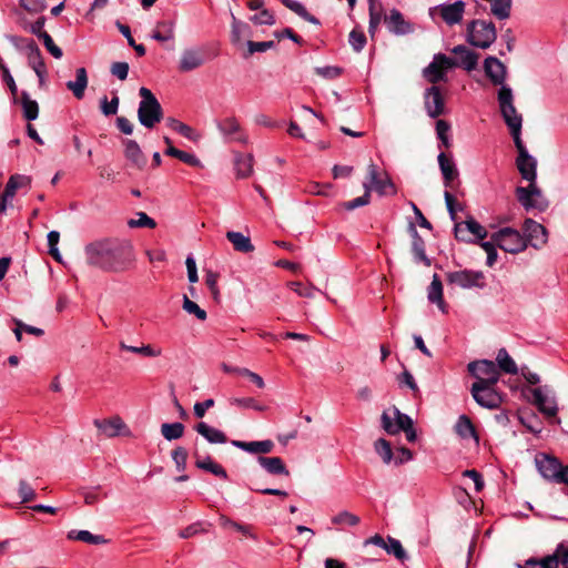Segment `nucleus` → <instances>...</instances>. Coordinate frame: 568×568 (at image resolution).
I'll list each match as a JSON object with an SVG mask.
<instances>
[{
    "label": "nucleus",
    "instance_id": "3c124183",
    "mask_svg": "<svg viewBox=\"0 0 568 568\" xmlns=\"http://www.w3.org/2000/svg\"><path fill=\"white\" fill-rule=\"evenodd\" d=\"M230 405L244 408L254 409L257 412H264L266 406L255 400L253 397H232L230 398Z\"/></svg>",
    "mask_w": 568,
    "mask_h": 568
},
{
    "label": "nucleus",
    "instance_id": "f03ea898",
    "mask_svg": "<svg viewBox=\"0 0 568 568\" xmlns=\"http://www.w3.org/2000/svg\"><path fill=\"white\" fill-rule=\"evenodd\" d=\"M497 100L500 114L508 126L514 141L521 140L523 116L514 104V93L510 87L503 85L498 90Z\"/></svg>",
    "mask_w": 568,
    "mask_h": 568
},
{
    "label": "nucleus",
    "instance_id": "603ef678",
    "mask_svg": "<svg viewBox=\"0 0 568 568\" xmlns=\"http://www.w3.org/2000/svg\"><path fill=\"white\" fill-rule=\"evenodd\" d=\"M363 186H364V190H365L364 194L362 196H358V197L353 199L351 201L344 202L342 204L343 209H345L347 211H352V210H355L357 207L365 206V205H367L369 203L372 186L368 183H364Z\"/></svg>",
    "mask_w": 568,
    "mask_h": 568
},
{
    "label": "nucleus",
    "instance_id": "0eeeda50",
    "mask_svg": "<svg viewBox=\"0 0 568 568\" xmlns=\"http://www.w3.org/2000/svg\"><path fill=\"white\" fill-rule=\"evenodd\" d=\"M491 240L507 253L518 254L527 248L524 235L513 227L500 229L491 235Z\"/></svg>",
    "mask_w": 568,
    "mask_h": 568
},
{
    "label": "nucleus",
    "instance_id": "ddd939ff",
    "mask_svg": "<svg viewBox=\"0 0 568 568\" xmlns=\"http://www.w3.org/2000/svg\"><path fill=\"white\" fill-rule=\"evenodd\" d=\"M447 281L462 288H484L486 286V277L481 271L463 270L449 272Z\"/></svg>",
    "mask_w": 568,
    "mask_h": 568
},
{
    "label": "nucleus",
    "instance_id": "58836bf2",
    "mask_svg": "<svg viewBox=\"0 0 568 568\" xmlns=\"http://www.w3.org/2000/svg\"><path fill=\"white\" fill-rule=\"evenodd\" d=\"M231 41L234 45H241L243 38L251 34V29L248 24L239 20L233 13H231Z\"/></svg>",
    "mask_w": 568,
    "mask_h": 568
},
{
    "label": "nucleus",
    "instance_id": "4c0bfd02",
    "mask_svg": "<svg viewBox=\"0 0 568 568\" xmlns=\"http://www.w3.org/2000/svg\"><path fill=\"white\" fill-rule=\"evenodd\" d=\"M166 125L190 141L197 142L201 139L200 133L175 118H168Z\"/></svg>",
    "mask_w": 568,
    "mask_h": 568
},
{
    "label": "nucleus",
    "instance_id": "473e14b6",
    "mask_svg": "<svg viewBox=\"0 0 568 568\" xmlns=\"http://www.w3.org/2000/svg\"><path fill=\"white\" fill-rule=\"evenodd\" d=\"M440 172L443 174L444 184L446 187L450 186L452 182L457 178L458 171L453 160L447 158L444 152H440L437 156Z\"/></svg>",
    "mask_w": 568,
    "mask_h": 568
},
{
    "label": "nucleus",
    "instance_id": "bf43d9fd",
    "mask_svg": "<svg viewBox=\"0 0 568 568\" xmlns=\"http://www.w3.org/2000/svg\"><path fill=\"white\" fill-rule=\"evenodd\" d=\"M172 459L178 471H184L186 468L187 452L184 447L179 446L172 450Z\"/></svg>",
    "mask_w": 568,
    "mask_h": 568
},
{
    "label": "nucleus",
    "instance_id": "1a4fd4ad",
    "mask_svg": "<svg viewBox=\"0 0 568 568\" xmlns=\"http://www.w3.org/2000/svg\"><path fill=\"white\" fill-rule=\"evenodd\" d=\"M466 4L462 0L453 3H440L429 8L432 19L439 17L447 26H455L462 22L465 13Z\"/></svg>",
    "mask_w": 568,
    "mask_h": 568
},
{
    "label": "nucleus",
    "instance_id": "7ed1b4c3",
    "mask_svg": "<svg viewBox=\"0 0 568 568\" xmlns=\"http://www.w3.org/2000/svg\"><path fill=\"white\" fill-rule=\"evenodd\" d=\"M382 428L388 435H396L400 432L406 434L408 442L413 443L416 440L417 435L413 427V419L402 413L396 406L384 410L381 416Z\"/></svg>",
    "mask_w": 568,
    "mask_h": 568
},
{
    "label": "nucleus",
    "instance_id": "a211bd4d",
    "mask_svg": "<svg viewBox=\"0 0 568 568\" xmlns=\"http://www.w3.org/2000/svg\"><path fill=\"white\" fill-rule=\"evenodd\" d=\"M424 105L426 113L432 119L446 114L445 98L439 88L433 85L424 92Z\"/></svg>",
    "mask_w": 568,
    "mask_h": 568
},
{
    "label": "nucleus",
    "instance_id": "de8ad7c7",
    "mask_svg": "<svg viewBox=\"0 0 568 568\" xmlns=\"http://www.w3.org/2000/svg\"><path fill=\"white\" fill-rule=\"evenodd\" d=\"M185 426L180 423H164L161 425V434L166 440H175L183 436Z\"/></svg>",
    "mask_w": 568,
    "mask_h": 568
},
{
    "label": "nucleus",
    "instance_id": "052dcab7",
    "mask_svg": "<svg viewBox=\"0 0 568 568\" xmlns=\"http://www.w3.org/2000/svg\"><path fill=\"white\" fill-rule=\"evenodd\" d=\"M18 494L21 499V503H23V504L32 501L37 496L36 490L24 479L19 481Z\"/></svg>",
    "mask_w": 568,
    "mask_h": 568
},
{
    "label": "nucleus",
    "instance_id": "9b49d317",
    "mask_svg": "<svg viewBox=\"0 0 568 568\" xmlns=\"http://www.w3.org/2000/svg\"><path fill=\"white\" fill-rule=\"evenodd\" d=\"M455 64L454 59L443 53H437L434 55L433 61L424 69L423 74L433 84L446 81V72L455 68Z\"/></svg>",
    "mask_w": 568,
    "mask_h": 568
},
{
    "label": "nucleus",
    "instance_id": "39448f33",
    "mask_svg": "<svg viewBox=\"0 0 568 568\" xmlns=\"http://www.w3.org/2000/svg\"><path fill=\"white\" fill-rule=\"evenodd\" d=\"M497 31L494 22L486 20H473L467 24V42L479 49H488L496 40Z\"/></svg>",
    "mask_w": 568,
    "mask_h": 568
},
{
    "label": "nucleus",
    "instance_id": "72a5a7b5",
    "mask_svg": "<svg viewBox=\"0 0 568 568\" xmlns=\"http://www.w3.org/2000/svg\"><path fill=\"white\" fill-rule=\"evenodd\" d=\"M88 87V74L85 68H78L75 71V80L68 81L67 88L73 93V95L81 100L84 97L85 89Z\"/></svg>",
    "mask_w": 568,
    "mask_h": 568
},
{
    "label": "nucleus",
    "instance_id": "e433bc0d",
    "mask_svg": "<svg viewBox=\"0 0 568 568\" xmlns=\"http://www.w3.org/2000/svg\"><path fill=\"white\" fill-rule=\"evenodd\" d=\"M195 456H196L195 466L199 469L209 471V473L213 474L214 476L220 477L222 479H227L226 470L220 464L214 462L210 456L204 457V458H200L197 454H195Z\"/></svg>",
    "mask_w": 568,
    "mask_h": 568
},
{
    "label": "nucleus",
    "instance_id": "4be33fe9",
    "mask_svg": "<svg viewBox=\"0 0 568 568\" xmlns=\"http://www.w3.org/2000/svg\"><path fill=\"white\" fill-rule=\"evenodd\" d=\"M484 70L494 84L500 87L506 85V67L499 59L487 57L484 61Z\"/></svg>",
    "mask_w": 568,
    "mask_h": 568
},
{
    "label": "nucleus",
    "instance_id": "79ce46f5",
    "mask_svg": "<svg viewBox=\"0 0 568 568\" xmlns=\"http://www.w3.org/2000/svg\"><path fill=\"white\" fill-rule=\"evenodd\" d=\"M21 106L23 118L28 121H34L39 115V104L32 100L27 91L21 92Z\"/></svg>",
    "mask_w": 568,
    "mask_h": 568
},
{
    "label": "nucleus",
    "instance_id": "e2e57ef3",
    "mask_svg": "<svg viewBox=\"0 0 568 568\" xmlns=\"http://www.w3.org/2000/svg\"><path fill=\"white\" fill-rule=\"evenodd\" d=\"M247 45V54L245 57H250L256 52H265L272 48H274L275 42L274 41H261V42H254L248 40L246 42Z\"/></svg>",
    "mask_w": 568,
    "mask_h": 568
},
{
    "label": "nucleus",
    "instance_id": "f257e3e1",
    "mask_svg": "<svg viewBox=\"0 0 568 568\" xmlns=\"http://www.w3.org/2000/svg\"><path fill=\"white\" fill-rule=\"evenodd\" d=\"M88 264L104 271H123L132 261V251L115 240H100L84 248Z\"/></svg>",
    "mask_w": 568,
    "mask_h": 568
},
{
    "label": "nucleus",
    "instance_id": "2f4dec72",
    "mask_svg": "<svg viewBox=\"0 0 568 568\" xmlns=\"http://www.w3.org/2000/svg\"><path fill=\"white\" fill-rule=\"evenodd\" d=\"M427 298L430 303L436 304L443 313L446 312V304L443 298V284L437 274L433 275L427 291Z\"/></svg>",
    "mask_w": 568,
    "mask_h": 568
},
{
    "label": "nucleus",
    "instance_id": "5fc2aeb1",
    "mask_svg": "<svg viewBox=\"0 0 568 568\" xmlns=\"http://www.w3.org/2000/svg\"><path fill=\"white\" fill-rule=\"evenodd\" d=\"M286 8H288L293 12H295L298 17H301L304 20H306L313 24H316V26L320 24V20L316 17L308 13V11L304 7V4L301 2H298L296 0H290V2L286 3Z\"/></svg>",
    "mask_w": 568,
    "mask_h": 568
},
{
    "label": "nucleus",
    "instance_id": "09e8293b",
    "mask_svg": "<svg viewBox=\"0 0 568 568\" xmlns=\"http://www.w3.org/2000/svg\"><path fill=\"white\" fill-rule=\"evenodd\" d=\"M31 182L30 178L24 175H12L8 180L6 187L3 190V193L6 196H10L11 199L14 197L16 192L18 189L29 185Z\"/></svg>",
    "mask_w": 568,
    "mask_h": 568
},
{
    "label": "nucleus",
    "instance_id": "6ab92c4d",
    "mask_svg": "<svg viewBox=\"0 0 568 568\" xmlns=\"http://www.w3.org/2000/svg\"><path fill=\"white\" fill-rule=\"evenodd\" d=\"M368 170V184L374 189L379 195H388L395 194L396 187L392 180L385 174L384 178L378 176L377 166L374 163H371L367 168Z\"/></svg>",
    "mask_w": 568,
    "mask_h": 568
},
{
    "label": "nucleus",
    "instance_id": "f3484780",
    "mask_svg": "<svg viewBox=\"0 0 568 568\" xmlns=\"http://www.w3.org/2000/svg\"><path fill=\"white\" fill-rule=\"evenodd\" d=\"M206 55L200 47L186 48L181 52L178 69L182 73L191 72L204 65Z\"/></svg>",
    "mask_w": 568,
    "mask_h": 568
},
{
    "label": "nucleus",
    "instance_id": "338daca9",
    "mask_svg": "<svg viewBox=\"0 0 568 568\" xmlns=\"http://www.w3.org/2000/svg\"><path fill=\"white\" fill-rule=\"evenodd\" d=\"M496 243L491 240V241H486V242H481L480 243V247L486 252L487 254V260H486V264L488 266H493L496 261H497V257H498V253H497V250H496Z\"/></svg>",
    "mask_w": 568,
    "mask_h": 568
},
{
    "label": "nucleus",
    "instance_id": "a19ab883",
    "mask_svg": "<svg viewBox=\"0 0 568 568\" xmlns=\"http://www.w3.org/2000/svg\"><path fill=\"white\" fill-rule=\"evenodd\" d=\"M455 430L462 438H473L478 444L479 438L477 436L475 427L469 417H467L466 415H460L458 417L457 423L455 425Z\"/></svg>",
    "mask_w": 568,
    "mask_h": 568
},
{
    "label": "nucleus",
    "instance_id": "37998d69",
    "mask_svg": "<svg viewBox=\"0 0 568 568\" xmlns=\"http://www.w3.org/2000/svg\"><path fill=\"white\" fill-rule=\"evenodd\" d=\"M68 539L79 540L91 545H102L108 542L102 535H93L89 530H71L68 532Z\"/></svg>",
    "mask_w": 568,
    "mask_h": 568
},
{
    "label": "nucleus",
    "instance_id": "bb28decb",
    "mask_svg": "<svg viewBox=\"0 0 568 568\" xmlns=\"http://www.w3.org/2000/svg\"><path fill=\"white\" fill-rule=\"evenodd\" d=\"M231 444L250 454H270L274 449V443L271 439L260 442H242L234 439Z\"/></svg>",
    "mask_w": 568,
    "mask_h": 568
},
{
    "label": "nucleus",
    "instance_id": "0e129e2a",
    "mask_svg": "<svg viewBox=\"0 0 568 568\" xmlns=\"http://www.w3.org/2000/svg\"><path fill=\"white\" fill-rule=\"evenodd\" d=\"M288 285L298 296L306 298H313L315 296V292L317 291L314 286L303 285L300 282H291Z\"/></svg>",
    "mask_w": 568,
    "mask_h": 568
},
{
    "label": "nucleus",
    "instance_id": "ea45409f",
    "mask_svg": "<svg viewBox=\"0 0 568 568\" xmlns=\"http://www.w3.org/2000/svg\"><path fill=\"white\" fill-rule=\"evenodd\" d=\"M368 10H369V26L368 32L372 37H374L375 32L378 29V26L382 21L384 10L379 0H368Z\"/></svg>",
    "mask_w": 568,
    "mask_h": 568
},
{
    "label": "nucleus",
    "instance_id": "4468645a",
    "mask_svg": "<svg viewBox=\"0 0 568 568\" xmlns=\"http://www.w3.org/2000/svg\"><path fill=\"white\" fill-rule=\"evenodd\" d=\"M526 246L542 248L548 242V232L544 225L532 219H526L521 226Z\"/></svg>",
    "mask_w": 568,
    "mask_h": 568
},
{
    "label": "nucleus",
    "instance_id": "7c9ffc66",
    "mask_svg": "<svg viewBox=\"0 0 568 568\" xmlns=\"http://www.w3.org/2000/svg\"><path fill=\"white\" fill-rule=\"evenodd\" d=\"M124 155L125 158L136 168H144L146 160L140 148V145L134 140H124Z\"/></svg>",
    "mask_w": 568,
    "mask_h": 568
},
{
    "label": "nucleus",
    "instance_id": "69168bd1",
    "mask_svg": "<svg viewBox=\"0 0 568 568\" xmlns=\"http://www.w3.org/2000/svg\"><path fill=\"white\" fill-rule=\"evenodd\" d=\"M251 21L258 26H273L275 23V18L271 11L262 9L258 13L251 17Z\"/></svg>",
    "mask_w": 568,
    "mask_h": 568
},
{
    "label": "nucleus",
    "instance_id": "6e6d98bb",
    "mask_svg": "<svg viewBox=\"0 0 568 568\" xmlns=\"http://www.w3.org/2000/svg\"><path fill=\"white\" fill-rule=\"evenodd\" d=\"M128 225L129 227L131 229H134V227H149V229H154L156 226V223L155 221L150 217L146 213L144 212H138L136 213V219H131L128 221Z\"/></svg>",
    "mask_w": 568,
    "mask_h": 568
},
{
    "label": "nucleus",
    "instance_id": "412c9836",
    "mask_svg": "<svg viewBox=\"0 0 568 568\" xmlns=\"http://www.w3.org/2000/svg\"><path fill=\"white\" fill-rule=\"evenodd\" d=\"M562 544L558 545L555 552L542 558H529L524 564H517V568H558L561 564Z\"/></svg>",
    "mask_w": 568,
    "mask_h": 568
},
{
    "label": "nucleus",
    "instance_id": "393cba45",
    "mask_svg": "<svg viewBox=\"0 0 568 568\" xmlns=\"http://www.w3.org/2000/svg\"><path fill=\"white\" fill-rule=\"evenodd\" d=\"M532 396L535 404L544 415L548 417L556 416L558 407L554 397L546 395L544 389L540 387L532 390Z\"/></svg>",
    "mask_w": 568,
    "mask_h": 568
},
{
    "label": "nucleus",
    "instance_id": "dca6fc26",
    "mask_svg": "<svg viewBox=\"0 0 568 568\" xmlns=\"http://www.w3.org/2000/svg\"><path fill=\"white\" fill-rule=\"evenodd\" d=\"M216 126L226 141H235L242 144L248 143V135L235 116L230 115L217 121Z\"/></svg>",
    "mask_w": 568,
    "mask_h": 568
},
{
    "label": "nucleus",
    "instance_id": "680f3d73",
    "mask_svg": "<svg viewBox=\"0 0 568 568\" xmlns=\"http://www.w3.org/2000/svg\"><path fill=\"white\" fill-rule=\"evenodd\" d=\"M183 310L189 314L195 315L200 321H204L206 318V312L195 302L191 301L186 295H184L183 298Z\"/></svg>",
    "mask_w": 568,
    "mask_h": 568
},
{
    "label": "nucleus",
    "instance_id": "a18cd8bd",
    "mask_svg": "<svg viewBox=\"0 0 568 568\" xmlns=\"http://www.w3.org/2000/svg\"><path fill=\"white\" fill-rule=\"evenodd\" d=\"M436 135L439 140V148L449 149L452 146V136H450V124L446 120H437L436 121Z\"/></svg>",
    "mask_w": 568,
    "mask_h": 568
},
{
    "label": "nucleus",
    "instance_id": "13d9d810",
    "mask_svg": "<svg viewBox=\"0 0 568 568\" xmlns=\"http://www.w3.org/2000/svg\"><path fill=\"white\" fill-rule=\"evenodd\" d=\"M348 42L354 51L361 52L366 44L365 33L359 29H353L349 33Z\"/></svg>",
    "mask_w": 568,
    "mask_h": 568
},
{
    "label": "nucleus",
    "instance_id": "6e6552de",
    "mask_svg": "<svg viewBox=\"0 0 568 568\" xmlns=\"http://www.w3.org/2000/svg\"><path fill=\"white\" fill-rule=\"evenodd\" d=\"M497 384H483L475 382L470 387L474 400L481 407L495 409L503 403V396L496 388Z\"/></svg>",
    "mask_w": 568,
    "mask_h": 568
},
{
    "label": "nucleus",
    "instance_id": "4d7b16f0",
    "mask_svg": "<svg viewBox=\"0 0 568 568\" xmlns=\"http://www.w3.org/2000/svg\"><path fill=\"white\" fill-rule=\"evenodd\" d=\"M375 452L382 457L385 464H389L393 458V452L390 448V444L384 439L379 438L374 444Z\"/></svg>",
    "mask_w": 568,
    "mask_h": 568
},
{
    "label": "nucleus",
    "instance_id": "cd10ccee",
    "mask_svg": "<svg viewBox=\"0 0 568 568\" xmlns=\"http://www.w3.org/2000/svg\"><path fill=\"white\" fill-rule=\"evenodd\" d=\"M409 234L412 236V252L414 254L416 262H422L426 266H430L432 262L427 257L425 253V242L423 237L418 234L415 225L413 223L408 226Z\"/></svg>",
    "mask_w": 568,
    "mask_h": 568
},
{
    "label": "nucleus",
    "instance_id": "864d4df0",
    "mask_svg": "<svg viewBox=\"0 0 568 568\" xmlns=\"http://www.w3.org/2000/svg\"><path fill=\"white\" fill-rule=\"evenodd\" d=\"M384 550L388 555H393L396 559H398L402 562L407 559V554L404 550L402 542L393 537L387 538Z\"/></svg>",
    "mask_w": 568,
    "mask_h": 568
},
{
    "label": "nucleus",
    "instance_id": "49530a36",
    "mask_svg": "<svg viewBox=\"0 0 568 568\" xmlns=\"http://www.w3.org/2000/svg\"><path fill=\"white\" fill-rule=\"evenodd\" d=\"M497 367L499 371H503L507 374L515 375L518 373V367L515 361L509 356L505 348H500L497 353Z\"/></svg>",
    "mask_w": 568,
    "mask_h": 568
},
{
    "label": "nucleus",
    "instance_id": "b1692460",
    "mask_svg": "<svg viewBox=\"0 0 568 568\" xmlns=\"http://www.w3.org/2000/svg\"><path fill=\"white\" fill-rule=\"evenodd\" d=\"M387 29L397 36L407 34L413 31L409 22L405 21L403 14L397 9H392L388 16L384 17Z\"/></svg>",
    "mask_w": 568,
    "mask_h": 568
},
{
    "label": "nucleus",
    "instance_id": "c9c22d12",
    "mask_svg": "<svg viewBox=\"0 0 568 568\" xmlns=\"http://www.w3.org/2000/svg\"><path fill=\"white\" fill-rule=\"evenodd\" d=\"M226 239L232 243L235 251L241 253H250L254 251L251 239L241 232L229 231Z\"/></svg>",
    "mask_w": 568,
    "mask_h": 568
},
{
    "label": "nucleus",
    "instance_id": "2eb2a0df",
    "mask_svg": "<svg viewBox=\"0 0 568 568\" xmlns=\"http://www.w3.org/2000/svg\"><path fill=\"white\" fill-rule=\"evenodd\" d=\"M516 149L518 151V158L516 160L517 169L521 175V178L528 182H536L537 179V161L534 156H531L526 146L523 143V140L514 141Z\"/></svg>",
    "mask_w": 568,
    "mask_h": 568
},
{
    "label": "nucleus",
    "instance_id": "8fccbe9b",
    "mask_svg": "<svg viewBox=\"0 0 568 568\" xmlns=\"http://www.w3.org/2000/svg\"><path fill=\"white\" fill-rule=\"evenodd\" d=\"M332 524L341 527H354L361 521L359 517L347 510L339 511L331 519Z\"/></svg>",
    "mask_w": 568,
    "mask_h": 568
},
{
    "label": "nucleus",
    "instance_id": "a878e982",
    "mask_svg": "<svg viewBox=\"0 0 568 568\" xmlns=\"http://www.w3.org/2000/svg\"><path fill=\"white\" fill-rule=\"evenodd\" d=\"M256 460L258 465L270 475H283L286 477L290 476V470L287 469L283 459L280 457L258 456Z\"/></svg>",
    "mask_w": 568,
    "mask_h": 568
},
{
    "label": "nucleus",
    "instance_id": "9d476101",
    "mask_svg": "<svg viewBox=\"0 0 568 568\" xmlns=\"http://www.w3.org/2000/svg\"><path fill=\"white\" fill-rule=\"evenodd\" d=\"M516 196L518 202L524 206L526 211L534 209L544 211L548 205L536 182H529V185L526 187L518 186L516 189Z\"/></svg>",
    "mask_w": 568,
    "mask_h": 568
},
{
    "label": "nucleus",
    "instance_id": "5701e85b",
    "mask_svg": "<svg viewBox=\"0 0 568 568\" xmlns=\"http://www.w3.org/2000/svg\"><path fill=\"white\" fill-rule=\"evenodd\" d=\"M452 52L457 57L455 67H460L467 71L476 69L479 55L468 49L466 45L459 44L452 49Z\"/></svg>",
    "mask_w": 568,
    "mask_h": 568
},
{
    "label": "nucleus",
    "instance_id": "aec40b11",
    "mask_svg": "<svg viewBox=\"0 0 568 568\" xmlns=\"http://www.w3.org/2000/svg\"><path fill=\"white\" fill-rule=\"evenodd\" d=\"M28 49V64L36 72L39 84L42 87L45 82L47 67L41 55V52L34 41H30L27 45Z\"/></svg>",
    "mask_w": 568,
    "mask_h": 568
},
{
    "label": "nucleus",
    "instance_id": "c756f323",
    "mask_svg": "<svg viewBox=\"0 0 568 568\" xmlns=\"http://www.w3.org/2000/svg\"><path fill=\"white\" fill-rule=\"evenodd\" d=\"M194 429L197 434H200L202 437L205 438L206 442L210 444H225L227 443L226 435L220 430L219 428H215L213 426H210L209 424L201 422L199 423Z\"/></svg>",
    "mask_w": 568,
    "mask_h": 568
},
{
    "label": "nucleus",
    "instance_id": "423d86ee",
    "mask_svg": "<svg viewBox=\"0 0 568 568\" xmlns=\"http://www.w3.org/2000/svg\"><path fill=\"white\" fill-rule=\"evenodd\" d=\"M535 464L539 474L546 480L556 484L568 483V466H562L555 456L539 453L535 457Z\"/></svg>",
    "mask_w": 568,
    "mask_h": 568
},
{
    "label": "nucleus",
    "instance_id": "f704fd0d",
    "mask_svg": "<svg viewBox=\"0 0 568 568\" xmlns=\"http://www.w3.org/2000/svg\"><path fill=\"white\" fill-rule=\"evenodd\" d=\"M175 23L171 20L160 21L156 23L151 38L158 42H166L174 39Z\"/></svg>",
    "mask_w": 568,
    "mask_h": 568
},
{
    "label": "nucleus",
    "instance_id": "20e7f679",
    "mask_svg": "<svg viewBox=\"0 0 568 568\" xmlns=\"http://www.w3.org/2000/svg\"><path fill=\"white\" fill-rule=\"evenodd\" d=\"M141 101L138 109L139 122L146 129H153L163 118V111L156 97L145 87L139 90Z\"/></svg>",
    "mask_w": 568,
    "mask_h": 568
},
{
    "label": "nucleus",
    "instance_id": "f8f14e48",
    "mask_svg": "<svg viewBox=\"0 0 568 568\" xmlns=\"http://www.w3.org/2000/svg\"><path fill=\"white\" fill-rule=\"evenodd\" d=\"M467 368L476 382H483V384H497L500 377V372L493 361H474L468 364Z\"/></svg>",
    "mask_w": 568,
    "mask_h": 568
},
{
    "label": "nucleus",
    "instance_id": "c03bdc74",
    "mask_svg": "<svg viewBox=\"0 0 568 568\" xmlns=\"http://www.w3.org/2000/svg\"><path fill=\"white\" fill-rule=\"evenodd\" d=\"M253 155L252 154H236L235 170L239 178H247L253 172Z\"/></svg>",
    "mask_w": 568,
    "mask_h": 568
},
{
    "label": "nucleus",
    "instance_id": "c85d7f7f",
    "mask_svg": "<svg viewBox=\"0 0 568 568\" xmlns=\"http://www.w3.org/2000/svg\"><path fill=\"white\" fill-rule=\"evenodd\" d=\"M94 426L101 430V433L111 438L123 433L126 428L124 422L120 417H113L111 419H94Z\"/></svg>",
    "mask_w": 568,
    "mask_h": 568
},
{
    "label": "nucleus",
    "instance_id": "774afa93",
    "mask_svg": "<svg viewBox=\"0 0 568 568\" xmlns=\"http://www.w3.org/2000/svg\"><path fill=\"white\" fill-rule=\"evenodd\" d=\"M466 229L474 234L478 240H484L487 236L486 229L479 224L476 220L473 217L465 221Z\"/></svg>",
    "mask_w": 568,
    "mask_h": 568
}]
</instances>
